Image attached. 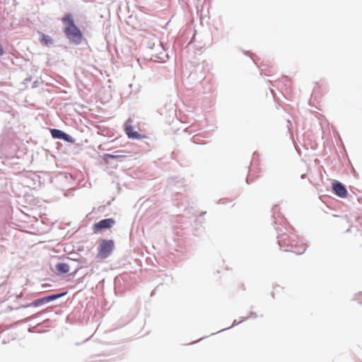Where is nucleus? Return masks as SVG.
<instances>
[{"instance_id":"1","label":"nucleus","mask_w":362,"mask_h":362,"mask_svg":"<svg viewBox=\"0 0 362 362\" xmlns=\"http://www.w3.org/2000/svg\"><path fill=\"white\" fill-rule=\"evenodd\" d=\"M64 24V32L67 38L75 44H79L82 41L83 34L78 28L74 24L73 16L71 13H66L62 18Z\"/></svg>"},{"instance_id":"2","label":"nucleus","mask_w":362,"mask_h":362,"mask_svg":"<svg viewBox=\"0 0 362 362\" xmlns=\"http://www.w3.org/2000/svg\"><path fill=\"white\" fill-rule=\"evenodd\" d=\"M114 248V242L112 240H102L99 247L98 257L100 259L107 258L112 252Z\"/></svg>"},{"instance_id":"3","label":"nucleus","mask_w":362,"mask_h":362,"mask_svg":"<svg viewBox=\"0 0 362 362\" xmlns=\"http://www.w3.org/2000/svg\"><path fill=\"white\" fill-rule=\"evenodd\" d=\"M115 221L113 218L103 219L98 223H95L93 226V230L95 233H99L103 229L110 228L115 225Z\"/></svg>"},{"instance_id":"4","label":"nucleus","mask_w":362,"mask_h":362,"mask_svg":"<svg viewBox=\"0 0 362 362\" xmlns=\"http://www.w3.org/2000/svg\"><path fill=\"white\" fill-rule=\"evenodd\" d=\"M132 122V119H129L124 125V131H125V133L127 134V136L129 139H145L146 138L145 136L141 135L137 132L134 130L133 127L130 124V123Z\"/></svg>"},{"instance_id":"5","label":"nucleus","mask_w":362,"mask_h":362,"mask_svg":"<svg viewBox=\"0 0 362 362\" xmlns=\"http://www.w3.org/2000/svg\"><path fill=\"white\" fill-rule=\"evenodd\" d=\"M332 189L336 195L340 198H345L348 192L344 185L338 181H334L332 184Z\"/></svg>"},{"instance_id":"6","label":"nucleus","mask_w":362,"mask_h":362,"mask_svg":"<svg viewBox=\"0 0 362 362\" xmlns=\"http://www.w3.org/2000/svg\"><path fill=\"white\" fill-rule=\"evenodd\" d=\"M66 294V292H64V293H59V294H55V295H52V296H49L47 297H44V298L35 300L33 303V304L35 306H39L40 305L49 303V301L59 298L65 296Z\"/></svg>"},{"instance_id":"7","label":"nucleus","mask_w":362,"mask_h":362,"mask_svg":"<svg viewBox=\"0 0 362 362\" xmlns=\"http://www.w3.org/2000/svg\"><path fill=\"white\" fill-rule=\"evenodd\" d=\"M51 134H52V137H54L55 139H64L65 141H69V139H68L69 135L65 134L64 132H63L61 130L55 129H52Z\"/></svg>"},{"instance_id":"8","label":"nucleus","mask_w":362,"mask_h":362,"mask_svg":"<svg viewBox=\"0 0 362 362\" xmlns=\"http://www.w3.org/2000/svg\"><path fill=\"white\" fill-rule=\"evenodd\" d=\"M56 270L60 274H66L69 272V264L63 262H60L56 264Z\"/></svg>"},{"instance_id":"9","label":"nucleus","mask_w":362,"mask_h":362,"mask_svg":"<svg viewBox=\"0 0 362 362\" xmlns=\"http://www.w3.org/2000/svg\"><path fill=\"white\" fill-rule=\"evenodd\" d=\"M40 42L43 45H49L53 43L52 39L43 33L41 34Z\"/></svg>"},{"instance_id":"10","label":"nucleus","mask_w":362,"mask_h":362,"mask_svg":"<svg viewBox=\"0 0 362 362\" xmlns=\"http://www.w3.org/2000/svg\"><path fill=\"white\" fill-rule=\"evenodd\" d=\"M124 157H125L124 155L119 154V153H117V152H116V154H105V160L106 162H107L108 158L116 159V158H124Z\"/></svg>"},{"instance_id":"11","label":"nucleus","mask_w":362,"mask_h":362,"mask_svg":"<svg viewBox=\"0 0 362 362\" xmlns=\"http://www.w3.org/2000/svg\"><path fill=\"white\" fill-rule=\"evenodd\" d=\"M306 250V247L303 245H302V248H301V250L298 252L297 254H303Z\"/></svg>"}]
</instances>
